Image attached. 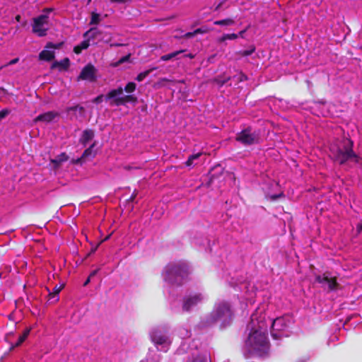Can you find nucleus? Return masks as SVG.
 <instances>
[{
  "instance_id": "obj_24",
  "label": "nucleus",
  "mask_w": 362,
  "mask_h": 362,
  "mask_svg": "<svg viewBox=\"0 0 362 362\" xmlns=\"http://www.w3.org/2000/svg\"><path fill=\"white\" fill-rule=\"evenodd\" d=\"M100 16L99 13L93 11L91 13L90 25H98L100 22Z\"/></svg>"
},
{
  "instance_id": "obj_44",
  "label": "nucleus",
  "mask_w": 362,
  "mask_h": 362,
  "mask_svg": "<svg viewBox=\"0 0 362 362\" xmlns=\"http://www.w3.org/2000/svg\"><path fill=\"white\" fill-rule=\"evenodd\" d=\"M245 78H246V76H245L244 74H240L238 76V80H239V81H243V80H244V79H245Z\"/></svg>"
},
{
  "instance_id": "obj_51",
  "label": "nucleus",
  "mask_w": 362,
  "mask_h": 362,
  "mask_svg": "<svg viewBox=\"0 0 362 362\" xmlns=\"http://www.w3.org/2000/svg\"><path fill=\"white\" fill-rule=\"evenodd\" d=\"M90 277L89 276L88 279L85 281L84 286H86L90 282Z\"/></svg>"
},
{
  "instance_id": "obj_26",
  "label": "nucleus",
  "mask_w": 362,
  "mask_h": 362,
  "mask_svg": "<svg viewBox=\"0 0 362 362\" xmlns=\"http://www.w3.org/2000/svg\"><path fill=\"white\" fill-rule=\"evenodd\" d=\"M161 332L158 328L154 329L151 332V339H163V337L160 334Z\"/></svg>"
},
{
  "instance_id": "obj_41",
  "label": "nucleus",
  "mask_w": 362,
  "mask_h": 362,
  "mask_svg": "<svg viewBox=\"0 0 362 362\" xmlns=\"http://www.w3.org/2000/svg\"><path fill=\"white\" fill-rule=\"evenodd\" d=\"M156 343H155V345L156 346L157 349H158V346L159 345H162L163 344L167 342L168 341H161V340H159V341H154Z\"/></svg>"
},
{
  "instance_id": "obj_16",
  "label": "nucleus",
  "mask_w": 362,
  "mask_h": 362,
  "mask_svg": "<svg viewBox=\"0 0 362 362\" xmlns=\"http://www.w3.org/2000/svg\"><path fill=\"white\" fill-rule=\"evenodd\" d=\"M94 137V132L93 130L86 129L83 132L82 136L80 138V143L86 146L89 141Z\"/></svg>"
},
{
  "instance_id": "obj_5",
  "label": "nucleus",
  "mask_w": 362,
  "mask_h": 362,
  "mask_svg": "<svg viewBox=\"0 0 362 362\" xmlns=\"http://www.w3.org/2000/svg\"><path fill=\"white\" fill-rule=\"evenodd\" d=\"M52 10L51 8H44L41 15L33 18V32L37 36L43 37L47 35L49 29V14Z\"/></svg>"
},
{
  "instance_id": "obj_46",
  "label": "nucleus",
  "mask_w": 362,
  "mask_h": 362,
  "mask_svg": "<svg viewBox=\"0 0 362 362\" xmlns=\"http://www.w3.org/2000/svg\"><path fill=\"white\" fill-rule=\"evenodd\" d=\"M28 332H29V330H27V331L24 333L23 337H20L18 339H21V340L25 339V337H27Z\"/></svg>"
},
{
  "instance_id": "obj_39",
  "label": "nucleus",
  "mask_w": 362,
  "mask_h": 362,
  "mask_svg": "<svg viewBox=\"0 0 362 362\" xmlns=\"http://www.w3.org/2000/svg\"><path fill=\"white\" fill-rule=\"evenodd\" d=\"M103 95H99V96H98L97 98H95L94 99V102L95 103H101L103 101Z\"/></svg>"
},
{
  "instance_id": "obj_7",
  "label": "nucleus",
  "mask_w": 362,
  "mask_h": 362,
  "mask_svg": "<svg viewBox=\"0 0 362 362\" xmlns=\"http://www.w3.org/2000/svg\"><path fill=\"white\" fill-rule=\"evenodd\" d=\"M269 341H245V347L250 354L263 356L268 354Z\"/></svg>"
},
{
  "instance_id": "obj_34",
  "label": "nucleus",
  "mask_w": 362,
  "mask_h": 362,
  "mask_svg": "<svg viewBox=\"0 0 362 362\" xmlns=\"http://www.w3.org/2000/svg\"><path fill=\"white\" fill-rule=\"evenodd\" d=\"M23 341H17L14 344H11L8 349V352H5L4 354H8L10 351H11L15 347H18L21 345Z\"/></svg>"
},
{
  "instance_id": "obj_43",
  "label": "nucleus",
  "mask_w": 362,
  "mask_h": 362,
  "mask_svg": "<svg viewBox=\"0 0 362 362\" xmlns=\"http://www.w3.org/2000/svg\"><path fill=\"white\" fill-rule=\"evenodd\" d=\"M356 231L358 233H360L362 231V223H358L356 226Z\"/></svg>"
},
{
  "instance_id": "obj_2",
  "label": "nucleus",
  "mask_w": 362,
  "mask_h": 362,
  "mask_svg": "<svg viewBox=\"0 0 362 362\" xmlns=\"http://www.w3.org/2000/svg\"><path fill=\"white\" fill-rule=\"evenodd\" d=\"M189 273V267L187 262L179 261L169 263L164 269L163 277L169 284H181Z\"/></svg>"
},
{
  "instance_id": "obj_13",
  "label": "nucleus",
  "mask_w": 362,
  "mask_h": 362,
  "mask_svg": "<svg viewBox=\"0 0 362 362\" xmlns=\"http://www.w3.org/2000/svg\"><path fill=\"white\" fill-rule=\"evenodd\" d=\"M60 45L61 44L47 43L45 49L40 53V59L45 61H51L54 57V49L59 48Z\"/></svg>"
},
{
  "instance_id": "obj_49",
  "label": "nucleus",
  "mask_w": 362,
  "mask_h": 362,
  "mask_svg": "<svg viewBox=\"0 0 362 362\" xmlns=\"http://www.w3.org/2000/svg\"><path fill=\"white\" fill-rule=\"evenodd\" d=\"M15 18L17 22H21V16L20 15H17Z\"/></svg>"
},
{
  "instance_id": "obj_15",
  "label": "nucleus",
  "mask_w": 362,
  "mask_h": 362,
  "mask_svg": "<svg viewBox=\"0 0 362 362\" xmlns=\"http://www.w3.org/2000/svg\"><path fill=\"white\" fill-rule=\"evenodd\" d=\"M57 115V113L54 112H47L44 114H41L38 115L35 119V122H49L52 121L55 117Z\"/></svg>"
},
{
  "instance_id": "obj_17",
  "label": "nucleus",
  "mask_w": 362,
  "mask_h": 362,
  "mask_svg": "<svg viewBox=\"0 0 362 362\" xmlns=\"http://www.w3.org/2000/svg\"><path fill=\"white\" fill-rule=\"evenodd\" d=\"M95 144L93 143L89 148L86 149L84 152L83 153L81 157L78 158L76 162H81L84 160L86 158H93L95 155V153L93 152V148L95 147Z\"/></svg>"
},
{
  "instance_id": "obj_8",
  "label": "nucleus",
  "mask_w": 362,
  "mask_h": 362,
  "mask_svg": "<svg viewBox=\"0 0 362 362\" xmlns=\"http://www.w3.org/2000/svg\"><path fill=\"white\" fill-rule=\"evenodd\" d=\"M106 100H111V105L119 106L124 105L127 102L134 101L136 98L132 95H124L123 88L119 87L110 90L106 95Z\"/></svg>"
},
{
  "instance_id": "obj_53",
  "label": "nucleus",
  "mask_w": 362,
  "mask_h": 362,
  "mask_svg": "<svg viewBox=\"0 0 362 362\" xmlns=\"http://www.w3.org/2000/svg\"><path fill=\"white\" fill-rule=\"evenodd\" d=\"M221 6V4H219L215 8L216 11L218 10Z\"/></svg>"
},
{
  "instance_id": "obj_3",
  "label": "nucleus",
  "mask_w": 362,
  "mask_h": 362,
  "mask_svg": "<svg viewBox=\"0 0 362 362\" xmlns=\"http://www.w3.org/2000/svg\"><path fill=\"white\" fill-rule=\"evenodd\" d=\"M246 332L248 335L247 339H267L268 332L264 313L255 310L251 315Z\"/></svg>"
},
{
  "instance_id": "obj_12",
  "label": "nucleus",
  "mask_w": 362,
  "mask_h": 362,
  "mask_svg": "<svg viewBox=\"0 0 362 362\" xmlns=\"http://www.w3.org/2000/svg\"><path fill=\"white\" fill-rule=\"evenodd\" d=\"M310 108L312 113L318 117H327L329 115V112L327 109L328 105L325 102H313Z\"/></svg>"
},
{
  "instance_id": "obj_1",
  "label": "nucleus",
  "mask_w": 362,
  "mask_h": 362,
  "mask_svg": "<svg viewBox=\"0 0 362 362\" xmlns=\"http://www.w3.org/2000/svg\"><path fill=\"white\" fill-rule=\"evenodd\" d=\"M330 157L335 161L343 164L349 160L362 165V158H358L352 150V143L348 139L337 140L329 146Z\"/></svg>"
},
{
  "instance_id": "obj_33",
  "label": "nucleus",
  "mask_w": 362,
  "mask_h": 362,
  "mask_svg": "<svg viewBox=\"0 0 362 362\" xmlns=\"http://www.w3.org/2000/svg\"><path fill=\"white\" fill-rule=\"evenodd\" d=\"M98 32V30L97 28H90L89 30H88L85 34H84V37H89L90 36H93L96 33Z\"/></svg>"
},
{
  "instance_id": "obj_14",
  "label": "nucleus",
  "mask_w": 362,
  "mask_h": 362,
  "mask_svg": "<svg viewBox=\"0 0 362 362\" xmlns=\"http://www.w3.org/2000/svg\"><path fill=\"white\" fill-rule=\"evenodd\" d=\"M95 78V69L91 64H88L81 71L79 78L93 81Z\"/></svg>"
},
{
  "instance_id": "obj_22",
  "label": "nucleus",
  "mask_w": 362,
  "mask_h": 362,
  "mask_svg": "<svg viewBox=\"0 0 362 362\" xmlns=\"http://www.w3.org/2000/svg\"><path fill=\"white\" fill-rule=\"evenodd\" d=\"M238 37V34H235V33H232V34H224L223 36H221V37H219L218 39V42H223L226 40H235Z\"/></svg>"
},
{
  "instance_id": "obj_4",
  "label": "nucleus",
  "mask_w": 362,
  "mask_h": 362,
  "mask_svg": "<svg viewBox=\"0 0 362 362\" xmlns=\"http://www.w3.org/2000/svg\"><path fill=\"white\" fill-rule=\"evenodd\" d=\"M233 313L226 302H221L215 305L209 317V322H218L221 327L229 325L232 321Z\"/></svg>"
},
{
  "instance_id": "obj_28",
  "label": "nucleus",
  "mask_w": 362,
  "mask_h": 362,
  "mask_svg": "<svg viewBox=\"0 0 362 362\" xmlns=\"http://www.w3.org/2000/svg\"><path fill=\"white\" fill-rule=\"evenodd\" d=\"M153 69L146 70L138 74L136 80L138 81H142L152 71Z\"/></svg>"
},
{
  "instance_id": "obj_10",
  "label": "nucleus",
  "mask_w": 362,
  "mask_h": 362,
  "mask_svg": "<svg viewBox=\"0 0 362 362\" xmlns=\"http://www.w3.org/2000/svg\"><path fill=\"white\" fill-rule=\"evenodd\" d=\"M236 140L244 145H250L258 141V135L250 129H246L237 134Z\"/></svg>"
},
{
  "instance_id": "obj_54",
  "label": "nucleus",
  "mask_w": 362,
  "mask_h": 362,
  "mask_svg": "<svg viewBox=\"0 0 362 362\" xmlns=\"http://www.w3.org/2000/svg\"><path fill=\"white\" fill-rule=\"evenodd\" d=\"M91 1V0H88V4H89Z\"/></svg>"
},
{
  "instance_id": "obj_35",
  "label": "nucleus",
  "mask_w": 362,
  "mask_h": 362,
  "mask_svg": "<svg viewBox=\"0 0 362 362\" xmlns=\"http://www.w3.org/2000/svg\"><path fill=\"white\" fill-rule=\"evenodd\" d=\"M89 40L88 39L81 42V43L79 45L82 49H85L89 47Z\"/></svg>"
},
{
  "instance_id": "obj_42",
  "label": "nucleus",
  "mask_w": 362,
  "mask_h": 362,
  "mask_svg": "<svg viewBox=\"0 0 362 362\" xmlns=\"http://www.w3.org/2000/svg\"><path fill=\"white\" fill-rule=\"evenodd\" d=\"M112 3H118V4H124L127 2V0H110Z\"/></svg>"
},
{
  "instance_id": "obj_29",
  "label": "nucleus",
  "mask_w": 362,
  "mask_h": 362,
  "mask_svg": "<svg viewBox=\"0 0 362 362\" xmlns=\"http://www.w3.org/2000/svg\"><path fill=\"white\" fill-rule=\"evenodd\" d=\"M211 29L207 26H203L202 28H197L195 30L196 35L197 34H204L211 31Z\"/></svg>"
},
{
  "instance_id": "obj_9",
  "label": "nucleus",
  "mask_w": 362,
  "mask_h": 362,
  "mask_svg": "<svg viewBox=\"0 0 362 362\" xmlns=\"http://www.w3.org/2000/svg\"><path fill=\"white\" fill-rule=\"evenodd\" d=\"M204 296L202 293H192L186 296L183 299L182 309L185 311H189L194 307L202 303L204 300Z\"/></svg>"
},
{
  "instance_id": "obj_40",
  "label": "nucleus",
  "mask_w": 362,
  "mask_h": 362,
  "mask_svg": "<svg viewBox=\"0 0 362 362\" xmlns=\"http://www.w3.org/2000/svg\"><path fill=\"white\" fill-rule=\"evenodd\" d=\"M82 50L79 45L74 47V52L76 54L81 53Z\"/></svg>"
},
{
  "instance_id": "obj_27",
  "label": "nucleus",
  "mask_w": 362,
  "mask_h": 362,
  "mask_svg": "<svg viewBox=\"0 0 362 362\" xmlns=\"http://www.w3.org/2000/svg\"><path fill=\"white\" fill-rule=\"evenodd\" d=\"M136 83H134V82H129L124 87V90L127 93H133L136 90Z\"/></svg>"
},
{
  "instance_id": "obj_52",
  "label": "nucleus",
  "mask_w": 362,
  "mask_h": 362,
  "mask_svg": "<svg viewBox=\"0 0 362 362\" xmlns=\"http://www.w3.org/2000/svg\"><path fill=\"white\" fill-rule=\"evenodd\" d=\"M186 57L191 58V59L194 58V55L192 54H187Z\"/></svg>"
},
{
  "instance_id": "obj_37",
  "label": "nucleus",
  "mask_w": 362,
  "mask_h": 362,
  "mask_svg": "<svg viewBox=\"0 0 362 362\" xmlns=\"http://www.w3.org/2000/svg\"><path fill=\"white\" fill-rule=\"evenodd\" d=\"M195 35H196V33H195V30H194L193 32H188V33H185L183 35V37L185 38H191V37H194Z\"/></svg>"
},
{
  "instance_id": "obj_31",
  "label": "nucleus",
  "mask_w": 362,
  "mask_h": 362,
  "mask_svg": "<svg viewBox=\"0 0 362 362\" xmlns=\"http://www.w3.org/2000/svg\"><path fill=\"white\" fill-rule=\"evenodd\" d=\"M129 57H130L129 54L122 57L119 60H118V62H117L116 63H115L113 64V66H117L118 65L127 62L129 59Z\"/></svg>"
},
{
  "instance_id": "obj_38",
  "label": "nucleus",
  "mask_w": 362,
  "mask_h": 362,
  "mask_svg": "<svg viewBox=\"0 0 362 362\" xmlns=\"http://www.w3.org/2000/svg\"><path fill=\"white\" fill-rule=\"evenodd\" d=\"M19 61L18 58H15L11 60L8 64H6L4 66H10L16 64Z\"/></svg>"
},
{
  "instance_id": "obj_47",
  "label": "nucleus",
  "mask_w": 362,
  "mask_h": 362,
  "mask_svg": "<svg viewBox=\"0 0 362 362\" xmlns=\"http://www.w3.org/2000/svg\"><path fill=\"white\" fill-rule=\"evenodd\" d=\"M98 271V269L93 271V272L90 274V276H90V278H91V277H93V276H94L97 274Z\"/></svg>"
},
{
  "instance_id": "obj_19",
  "label": "nucleus",
  "mask_w": 362,
  "mask_h": 362,
  "mask_svg": "<svg viewBox=\"0 0 362 362\" xmlns=\"http://www.w3.org/2000/svg\"><path fill=\"white\" fill-rule=\"evenodd\" d=\"M68 158L69 157L65 153H62L55 158L51 159V163L54 165L55 168H57L62 163L66 161Z\"/></svg>"
},
{
  "instance_id": "obj_50",
  "label": "nucleus",
  "mask_w": 362,
  "mask_h": 362,
  "mask_svg": "<svg viewBox=\"0 0 362 362\" xmlns=\"http://www.w3.org/2000/svg\"><path fill=\"white\" fill-rule=\"evenodd\" d=\"M245 33V30L240 31V32L238 34V37H239V36H240V37H243V35H244V33Z\"/></svg>"
},
{
  "instance_id": "obj_36",
  "label": "nucleus",
  "mask_w": 362,
  "mask_h": 362,
  "mask_svg": "<svg viewBox=\"0 0 362 362\" xmlns=\"http://www.w3.org/2000/svg\"><path fill=\"white\" fill-rule=\"evenodd\" d=\"M254 51H255V48H252L250 50H245L241 52V54L243 56H249V55L252 54L254 52Z\"/></svg>"
},
{
  "instance_id": "obj_11",
  "label": "nucleus",
  "mask_w": 362,
  "mask_h": 362,
  "mask_svg": "<svg viewBox=\"0 0 362 362\" xmlns=\"http://www.w3.org/2000/svg\"><path fill=\"white\" fill-rule=\"evenodd\" d=\"M315 281L320 284L322 287L330 291L334 290L338 285L336 278L331 276L329 273H324L322 275H317Z\"/></svg>"
},
{
  "instance_id": "obj_25",
  "label": "nucleus",
  "mask_w": 362,
  "mask_h": 362,
  "mask_svg": "<svg viewBox=\"0 0 362 362\" xmlns=\"http://www.w3.org/2000/svg\"><path fill=\"white\" fill-rule=\"evenodd\" d=\"M183 52H184V50H180V51L174 52L170 54H165V55H163L160 59L163 61H168V60L175 57L179 54L182 53Z\"/></svg>"
},
{
  "instance_id": "obj_32",
  "label": "nucleus",
  "mask_w": 362,
  "mask_h": 362,
  "mask_svg": "<svg viewBox=\"0 0 362 362\" xmlns=\"http://www.w3.org/2000/svg\"><path fill=\"white\" fill-rule=\"evenodd\" d=\"M10 110L6 108L0 111V121L6 118L10 113Z\"/></svg>"
},
{
  "instance_id": "obj_21",
  "label": "nucleus",
  "mask_w": 362,
  "mask_h": 362,
  "mask_svg": "<svg viewBox=\"0 0 362 362\" xmlns=\"http://www.w3.org/2000/svg\"><path fill=\"white\" fill-rule=\"evenodd\" d=\"M234 23L235 21L232 18H226L223 20L216 21L214 22V24L216 25H232Z\"/></svg>"
},
{
  "instance_id": "obj_18",
  "label": "nucleus",
  "mask_w": 362,
  "mask_h": 362,
  "mask_svg": "<svg viewBox=\"0 0 362 362\" xmlns=\"http://www.w3.org/2000/svg\"><path fill=\"white\" fill-rule=\"evenodd\" d=\"M202 155V153H197L193 155H191L187 160L185 162V165L187 167H193L198 164V159Z\"/></svg>"
},
{
  "instance_id": "obj_20",
  "label": "nucleus",
  "mask_w": 362,
  "mask_h": 362,
  "mask_svg": "<svg viewBox=\"0 0 362 362\" xmlns=\"http://www.w3.org/2000/svg\"><path fill=\"white\" fill-rule=\"evenodd\" d=\"M69 66V60L65 58L60 62H55L52 64V68H59L60 70L66 69Z\"/></svg>"
},
{
  "instance_id": "obj_45",
  "label": "nucleus",
  "mask_w": 362,
  "mask_h": 362,
  "mask_svg": "<svg viewBox=\"0 0 362 362\" xmlns=\"http://www.w3.org/2000/svg\"><path fill=\"white\" fill-rule=\"evenodd\" d=\"M281 195H282L281 194H278V195H272V196L270 197V199H272V200H275V199H276L277 198L280 197Z\"/></svg>"
},
{
  "instance_id": "obj_48",
  "label": "nucleus",
  "mask_w": 362,
  "mask_h": 362,
  "mask_svg": "<svg viewBox=\"0 0 362 362\" xmlns=\"http://www.w3.org/2000/svg\"><path fill=\"white\" fill-rule=\"evenodd\" d=\"M184 331L186 332V334L182 337L183 338L189 337V332L187 329H184Z\"/></svg>"
},
{
  "instance_id": "obj_23",
  "label": "nucleus",
  "mask_w": 362,
  "mask_h": 362,
  "mask_svg": "<svg viewBox=\"0 0 362 362\" xmlns=\"http://www.w3.org/2000/svg\"><path fill=\"white\" fill-rule=\"evenodd\" d=\"M63 288V286H55L54 288V293H49V300H51L52 299L53 300V302H56L59 300V297L57 296V294L61 291V290Z\"/></svg>"
},
{
  "instance_id": "obj_6",
  "label": "nucleus",
  "mask_w": 362,
  "mask_h": 362,
  "mask_svg": "<svg viewBox=\"0 0 362 362\" xmlns=\"http://www.w3.org/2000/svg\"><path fill=\"white\" fill-rule=\"evenodd\" d=\"M288 320L285 317H277L273 320L270 328L271 336L274 339L288 337Z\"/></svg>"
},
{
  "instance_id": "obj_30",
  "label": "nucleus",
  "mask_w": 362,
  "mask_h": 362,
  "mask_svg": "<svg viewBox=\"0 0 362 362\" xmlns=\"http://www.w3.org/2000/svg\"><path fill=\"white\" fill-rule=\"evenodd\" d=\"M188 362H206V357L197 355L196 357L193 358L192 360L189 361Z\"/></svg>"
}]
</instances>
